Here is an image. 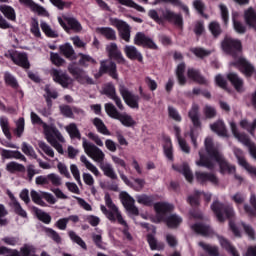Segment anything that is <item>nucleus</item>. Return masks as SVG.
<instances>
[{
    "label": "nucleus",
    "mask_w": 256,
    "mask_h": 256,
    "mask_svg": "<svg viewBox=\"0 0 256 256\" xmlns=\"http://www.w3.org/2000/svg\"><path fill=\"white\" fill-rule=\"evenodd\" d=\"M174 130L176 132V137L178 141V145L183 153H186L189 155L191 153V147H189V144H187V141L185 139L181 138V129L177 126L174 127Z\"/></svg>",
    "instance_id": "f704fd0d"
},
{
    "label": "nucleus",
    "mask_w": 256,
    "mask_h": 256,
    "mask_svg": "<svg viewBox=\"0 0 256 256\" xmlns=\"http://www.w3.org/2000/svg\"><path fill=\"white\" fill-rule=\"evenodd\" d=\"M105 111L108 115V117H111V119H119V116L121 115L120 111L117 110L115 105L113 103H106L105 104Z\"/></svg>",
    "instance_id": "603ef678"
},
{
    "label": "nucleus",
    "mask_w": 256,
    "mask_h": 256,
    "mask_svg": "<svg viewBox=\"0 0 256 256\" xmlns=\"http://www.w3.org/2000/svg\"><path fill=\"white\" fill-rule=\"evenodd\" d=\"M183 73H185V63H180L176 68V77L179 85H185L187 83V78H185Z\"/></svg>",
    "instance_id": "5fc2aeb1"
},
{
    "label": "nucleus",
    "mask_w": 256,
    "mask_h": 256,
    "mask_svg": "<svg viewBox=\"0 0 256 256\" xmlns=\"http://www.w3.org/2000/svg\"><path fill=\"white\" fill-rule=\"evenodd\" d=\"M120 201L125 207L126 211H129L131 215H139V208L135 206V199L127 192L120 193Z\"/></svg>",
    "instance_id": "2eb2a0df"
},
{
    "label": "nucleus",
    "mask_w": 256,
    "mask_h": 256,
    "mask_svg": "<svg viewBox=\"0 0 256 256\" xmlns=\"http://www.w3.org/2000/svg\"><path fill=\"white\" fill-rule=\"evenodd\" d=\"M19 3L28 7L33 13H38V15H41L42 17H47V10L33 0H19Z\"/></svg>",
    "instance_id": "4be33fe9"
},
{
    "label": "nucleus",
    "mask_w": 256,
    "mask_h": 256,
    "mask_svg": "<svg viewBox=\"0 0 256 256\" xmlns=\"http://www.w3.org/2000/svg\"><path fill=\"white\" fill-rule=\"evenodd\" d=\"M59 111L63 117L67 119H75V114H73V108L67 104H63L59 106Z\"/></svg>",
    "instance_id": "680f3d73"
},
{
    "label": "nucleus",
    "mask_w": 256,
    "mask_h": 256,
    "mask_svg": "<svg viewBox=\"0 0 256 256\" xmlns=\"http://www.w3.org/2000/svg\"><path fill=\"white\" fill-rule=\"evenodd\" d=\"M31 117V121L33 125H41L42 129L44 131V135H47L50 131H52V133H55V125L53 124H47L43 121V119H41V117H39V115H37V113L35 112H31L30 114Z\"/></svg>",
    "instance_id": "412c9836"
},
{
    "label": "nucleus",
    "mask_w": 256,
    "mask_h": 256,
    "mask_svg": "<svg viewBox=\"0 0 256 256\" xmlns=\"http://www.w3.org/2000/svg\"><path fill=\"white\" fill-rule=\"evenodd\" d=\"M45 137L48 143H50V145L54 147V149H56V151L60 153V155H63V153H65V151L63 150V145H61V143L57 141V139H61V132H59V129H57V127L55 128L54 132H48Z\"/></svg>",
    "instance_id": "dca6fc26"
},
{
    "label": "nucleus",
    "mask_w": 256,
    "mask_h": 256,
    "mask_svg": "<svg viewBox=\"0 0 256 256\" xmlns=\"http://www.w3.org/2000/svg\"><path fill=\"white\" fill-rule=\"evenodd\" d=\"M229 125H230V129H231L232 134L235 137V139H237V141L242 143V145H245V147H248L251 158L255 159V161H256V145H255V143H253L251 141V139H249L248 135L239 133V130L237 129V124L235 123V121L231 120L229 122Z\"/></svg>",
    "instance_id": "20e7f679"
},
{
    "label": "nucleus",
    "mask_w": 256,
    "mask_h": 256,
    "mask_svg": "<svg viewBox=\"0 0 256 256\" xmlns=\"http://www.w3.org/2000/svg\"><path fill=\"white\" fill-rule=\"evenodd\" d=\"M22 152L28 157H32L33 159H37V153H35V149L33 146L29 145L27 142L22 143Z\"/></svg>",
    "instance_id": "0e129e2a"
},
{
    "label": "nucleus",
    "mask_w": 256,
    "mask_h": 256,
    "mask_svg": "<svg viewBox=\"0 0 256 256\" xmlns=\"http://www.w3.org/2000/svg\"><path fill=\"white\" fill-rule=\"evenodd\" d=\"M192 231L198 233V235H203L204 237H209L211 235V228L207 225L196 223L191 226Z\"/></svg>",
    "instance_id": "c03bdc74"
},
{
    "label": "nucleus",
    "mask_w": 256,
    "mask_h": 256,
    "mask_svg": "<svg viewBox=\"0 0 256 256\" xmlns=\"http://www.w3.org/2000/svg\"><path fill=\"white\" fill-rule=\"evenodd\" d=\"M117 121H120L124 127H135V125H137L133 117L127 113H120Z\"/></svg>",
    "instance_id": "a18cd8bd"
},
{
    "label": "nucleus",
    "mask_w": 256,
    "mask_h": 256,
    "mask_svg": "<svg viewBox=\"0 0 256 256\" xmlns=\"http://www.w3.org/2000/svg\"><path fill=\"white\" fill-rule=\"evenodd\" d=\"M104 200H105L106 206L110 210H108L107 207H105V205H101L100 210L107 217V219H109V221H112V223H115V213H117V210L119 208H117L115 203H113V199H111V195H109V193L105 194Z\"/></svg>",
    "instance_id": "f8f14e48"
},
{
    "label": "nucleus",
    "mask_w": 256,
    "mask_h": 256,
    "mask_svg": "<svg viewBox=\"0 0 256 256\" xmlns=\"http://www.w3.org/2000/svg\"><path fill=\"white\" fill-rule=\"evenodd\" d=\"M44 91V99L46 101L47 107L48 109H51V107H53V100L51 99H57V97H59V93L56 90H51L49 86H46Z\"/></svg>",
    "instance_id": "e433bc0d"
},
{
    "label": "nucleus",
    "mask_w": 256,
    "mask_h": 256,
    "mask_svg": "<svg viewBox=\"0 0 256 256\" xmlns=\"http://www.w3.org/2000/svg\"><path fill=\"white\" fill-rule=\"evenodd\" d=\"M59 51L61 55H64V57L66 59H69L70 61H75V59H77V55L75 54V49H73V46L69 43L60 45Z\"/></svg>",
    "instance_id": "c756f323"
},
{
    "label": "nucleus",
    "mask_w": 256,
    "mask_h": 256,
    "mask_svg": "<svg viewBox=\"0 0 256 256\" xmlns=\"http://www.w3.org/2000/svg\"><path fill=\"white\" fill-rule=\"evenodd\" d=\"M40 27L46 37H50L51 39H57L59 37V34L51 29V26L47 22H41Z\"/></svg>",
    "instance_id": "6e6d98bb"
},
{
    "label": "nucleus",
    "mask_w": 256,
    "mask_h": 256,
    "mask_svg": "<svg viewBox=\"0 0 256 256\" xmlns=\"http://www.w3.org/2000/svg\"><path fill=\"white\" fill-rule=\"evenodd\" d=\"M239 125L242 127V129H246V131L250 132V135L255 136L256 120H254L252 123H249L247 119H242Z\"/></svg>",
    "instance_id": "13d9d810"
},
{
    "label": "nucleus",
    "mask_w": 256,
    "mask_h": 256,
    "mask_svg": "<svg viewBox=\"0 0 256 256\" xmlns=\"http://www.w3.org/2000/svg\"><path fill=\"white\" fill-rule=\"evenodd\" d=\"M197 197H203L205 199V201H207V203H209V201H211V193L196 191L195 196L188 197V202L190 203V205H192V206L199 205V198H197Z\"/></svg>",
    "instance_id": "58836bf2"
},
{
    "label": "nucleus",
    "mask_w": 256,
    "mask_h": 256,
    "mask_svg": "<svg viewBox=\"0 0 256 256\" xmlns=\"http://www.w3.org/2000/svg\"><path fill=\"white\" fill-rule=\"evenodd\" d=\"M204 145L206 149V155L203 150L199 152L200 159L196 161V165L198 167L213 169V167H215V163H218V165L220 166V173H222V175H225L227 173H235V166L225 161L223 155L219 153V150L217 149L215 144H213V138L207 137L205 139Z\"/></svg>",
    "instance_id": "f257e3e1"
},
{
    "label": "nucleus",
    "mask_w": 256,
    "mask_h": 256,
    "mask_svg": "<svg viewBox=\"0 0 256 256\" xmlns=\"http://www.w3.org/2000/svg\"><path fill=\"white\" fill-rule=\"evenodd\" d=\"M96 32L106 38L107 41H117V32L111 27H98Z\"/></svg>",
    "instance_id": "c85d7f7f"
},
{
    "label": "nucleus",
    "mask_w": 256,
    "mask_h": 256,
    "mask_svg": "<svg viewBox=\"0 0 256 256\" xmlns=\"http://www.w3.org/2000/svg\"><path fill=\"white\" fill-rule=\"evenodd\" d=\"M6 170L9 173H25V165L12 161L6 165Z\"/></svg>",
    "instance_id": "de8ad7c7"
},
{
    "label": "nucleus",
    "mask_w": 256,
    "mask_h": 256,
    "mask_svg": "<svg viewBox=\"0 0 256 256\" xmlns=\"http://www.w3.org/2000/svg\"><path fill=\"white\" fill-rule=\"evenodd\" d=\"M0 127L8 141H11L13 139V136L11 135V129L9 127V119L5 116L0 117Z\"/></svg>",
    "instance_id": "37998d69"
},
{
    "label": "nucleus",
    "mask_w": 256,
    "mask_h": 256,
    "mask_svg": "<svg viewBox=\"0 0 256 256\" xmlns=\"http://www.w3.org/2000/svg\"><path fill=\"white\" fill-rule=\"evenodd\" d=\"M80 161L81 163H84L86 169H88L89 171H91V173H93V175H95L96 177H99L100 172L99 169H97L95 167V165H93L92 163L89 162V160L87 159V157L85 155H82L80 157Z\"/></svg>",
    "instance_id": "bf43d9fd"
},
{
    "label": "nucleus",
    "mask_w": 256,
    "mask_h": 256,
    "mask_svg": "<svg viewBox=\"0 0 256 256\" xmlns=\"http://www.w3.org/2000/svg\"><path fill=\"white\" fill-rule=\"evenodd\" d=\"M68 71L79 83L86 81L88 85H95L93 78L89 77L82 68L75 66V64H69Z\"/></svg>",
    "instance_id": "ddd939ff"
},
{
    "label": "nucleus",
    "mask_w": 256,
    "mask_h": 256,
    "mask_svg": "<svg viewBox=\"0 0 256 256\" xmlns=\"http://www.w3.org/2000/svg\"><path fill=\"white\" fill-rule=\"evenodd\" d=\"M124 53L128 59L131 61H139V63H143V54L139 52L137 47L126 45L124 47Z\"/></svg>",
    "instance_id": "5701e85b"
},
{
    "label": "nucleus",
    "mask_w": 256,
    "mask_h": 256,
    "mask_svg": "<svg viewBox=\"0 0 256 256\" xmlns=\"http://www.w3.org/2000/svg\"><path fill=\"white\" fill-rule=\"evenodd\" d=\"M173 204L167 202L161 203V220L169 227V229H177L183 223V218L177 214H171Z\"/></svg>",
    "instance_id": "7ed1b4c3"
},
{
    "label": "nucleus",
    "mask_w": 256,
    "mask_h": 256,
    "mask_svg": "<svg viewBox=\"0 0 256 256\" xmlns=\"http://www.w3.org/2000/svg\"><path fill=\"white\" fill-rule=\"evenodd\" d=\"M218 241H219L220 246L222 247V249H225L228 253H230V255L240 256L237 249L233 245H231L229 240H227L225 237L218 236Z\"/></svg>",
    "instance_id": "72a5a7b5"
},
{
    "label": "nucleus",
    "mask_w": 256,
    "mask_h": 256,
    "mask_svg": "<svg viewBox=\"0 0 256 256\" xmlns=\"http://www.w3.org/2000/svg\"><path fill=\"white\" fill-rule=\"evenodd\" d=\"M106 51L108 53L109 59H114L119 65H125V57H123V53L119 50L116 43H110L106 46Z\"/></svg>",
    "instance_id": "f3484780"
},
{
    "label": "nucleus",
    "mask_w": 256,
    "mask_h": 256,
    "mask_svg": "<svg viewBox=\"0 0 256 256\" xmlns=\"http://www.w3.org/2000/svg\"><path fill=\"white\" fill-rule=\"evenodd\" d=\"M134 45L138 47H144L145 49H157V44L149 36L145 35L143 32H137L134 37Z\"/></svg>",
    "instance_id": "4468645a"
},
{
    "label": "nucleus",
    "mask_w": 256,
    "mask_h": 256,
    "mask_svg": "<svg viewBox=\"0 0 256 256\" xmlns=\"http://www.w3.org/2000/svg\"><path fill=\"white\" fill-rule=\"evenodd\" d=\"M102 95H106L108 99H112L117 95V89L113 83H106L102 88Z\"/></svg>",
    "instance_id": "09e8293b"
},
{
    "label": "nucleus",
    "mask_w": 256,
    "mask_h": 256,
    "mask_svg": "<svg viewBox=\"0 0 256 256\" xmlns=\"http://www.w3.org/2000/svg\"><path fill=\"white\" fill-rule=\"evenodd\" d=\"M119 93L123 99V101L126 103L130 109H139V101L141 97L139 95L134 94L127 88V86L120 84L119 85Z\"/></svg>",
    "instance_id": "0eeeda50"
},
{
    "label": "nucleus",
    "mask_w": 256,
    "mask_h": 256,
    "mask_svg": "<svg viewBox=\"0 0 256 256\" xmlns=\"http://www.w3.org/2000/svg\"><path fill=\"white\" fill-rule=\"evenodd\" d=\"M11 61H13L14 65H18V67H22V69H30L31 63H29V57L27 53H18L10 55Z\"/></svg>",
    "instance_id": "6ab92c4d"
},
{
    "label": "nucleus",
    "mask_w": 256,
    "mask_h": 256,
    "mask_svg": "<svg viewBox=\"0 0 256 256\" xmlns=\"http://www.w3.org/2000/svg\"><path fill=\"white\" fill-rule=\"evenodd\" d=\"M244 19L246 24L250 26L251 29L256 31V12L253 8H249L244 12Z\"/></svg>",
    "instance_id": "4c0bfd02"
},
{
    "label": "nucleus",
    "mask_w": 256,
    "mask_h": 256,
    "mask_svg": "<svg viewBox=\"0 0 256 256\" xmlns=\"http://www.w3.org/2000/svg\"><path fill=\"white\" fill-rule=\"evenodd\" d=\"M82 145L88 157H91V159L96 161V163H100V165L104 163L103 161H105V153H103V151L99 149V147L91 142H87V139L85 138H83Z\"/></svg>",
    "instance_id": "6e6552de"
},
{
    "label": "nucleus",
    "mask_w": 256,
    "mask_h": 256,
    "mask_svg": "<svg viewBox=\"0 0 256 256\" xmlns=\"http://www.w3.org/2000/svg\"><path fill=\"white\" fill-rule=\"evenodd\" d=\"M249 201H250L251 206H249V204H244V211L250 217H255V215H256V195L251 194Z\"/></svg>",
    "instance_id": "a19ab883"
},
{
    "label": "nucleus",
    "mask_w": 256,
    "mask_h": 256,
    "mask_svg": "<svg viewBox=\"0 0 256 256\" xmlns=\"http://www.w3.org/2000/svg\"><path fill=\"white\" fill-rule=\"evenodd\" d=\"M211 209L220 223H223L225 219H230V217L235 216V209H233V206H225L219 201H214L211 205Z\"/></svg>",
    "instance_id": "39448f33"
},
{
    "label": "nucleus",
    "mask_w": 256,
    "mask_h": 256,
    "mask_svg": "<svg viewBox=\"0 0 256 256\" xmlns=\"http://www.w3.org/2000/svg\"><path fill=\"white\" fill-rule=\"evenodd\" d=\"M50 60H51V63L56 67H63V65H65V59L60 57L58 53L51 52Z\"/></svg>",
    "instance_id": "69168bd1"
},
{
    "label": "nucleus",
    "mask_w": 256,
    "mask_h": 256,
    "mask_svg": "<svg viewBox=\"0 0 256 256\" xmlns=\"http://www.w3.org/2000/svg\"><path fill=\"white\" fill-rule=\"evenodd\" d=\"M163 19L170 21V23H174V25H177V27H183V17H181L179 14L171 12L170 10L166 9L163 11Z\"/></svg>",
    "instance_id": "cd10ccee"
},
{
    "label": "nucleus",
    "mask_w": 256,
    "mask_h": 256,
    "mask_svg": "<svg viewBox=\"0 0 256 256\" xmlns=\"http://www.w3.org/2000/svg\"><path fill=\"white\" fill-rule=\"evenodd\" d=\"M0 12L8 21H12V23H17V12H15V8H13L12 6H9L7 4H1Z\"/></svg>",
    "instance_id": "b1692460"
},
{
    "label": "nucleus",
    "mask_w": 256,
    "mask_h": 256,
    "mask_svg": "<svg viewBox=\"0 0 256 256\" xmlns=\"http://www.w3.org/2000/svg\"><path fill=\"white\" fill-rule=\"evenodd\" d=\"M137 203L144 205L145 207H154L155 212L157 213V219L161 222V202H156L157 197L155 195L141 194L136 197Z\"/></svg>",
    "instance_id": "1a4fd4ad"
},
{
    "label": "nucleus",
    "mask_w": 256,
    "mask_h": 256,
    "mask_svg": "<svg viewBox=\"0 0 256 256\" xmlns=\"http://www.w3.org/2000/svg\"><path fill=\"white\" fill-rule=\"evenodd\" d=\"M199 247H202L206 253L210 256H219V247L217 246H211L209 244H205V242H199Z\"/></svg>",
    "instance_id": "4d7b16f0"
},
{
    "label": "nucleus",
    "mask_w": 256,
    "mask_h": 256,
    "mask_svg": "<svg viewBox=\"0 0 256 256\" xmlns=\"http://www.w3.org/2000/svg\"><path fill=\"white\" fill-rule=\"evenodd\" d=\"M221 48L224 53L235 58V61L232 62L231 65L239 68L245 77H251L253 73H255V67L245 58L239 56L242 49L241 41L226 37L221 43Z\"/></svg>",
    "instance_id": "f03ea898"
},
{
    "label": "nucleus",
    "mask_w": 256,
    "mask_h": 256,
    "mask_svg": "<svg viewBox=\"0 0 256 256\" xmlns=\"http://www.w3.org/2000/svg\"><path fill=\"white\" fill-rule=\"evenodd\" d=\"M172 167L176 171H180V173H182V175L185 177V179H186V181H188V183L193 182V172H191V168H189V164H183L180 169H177V167H175V165H173Z\"/></svg>",
    "instance_id": "49530a36"
},
{
    "label": "nucleus",
    "mask_w": 256,
    "mask_h": 256,
    "mask_svg": "<svg viewBox=\"0 0 256 256\" xmlns=\"http://www.w3.org/2000/svg\"><path fill=\"white\" fill-rule=\"evenodd\" d=\"M195 178L196 181H198V183H201L202 185L207 183L208 181L209 183H212V185H219V178H217L215 174L196 171Z\"/></svg>",
    "instance_id": "aec40b11"
},
{
    "label": "nucleus",
    "mask_w": 256,
    "mask_h": 256,
    "mask_svg": "<svg viewBox=\"0 0 256 256\" xmlns=\"http://www.w3.org/2000/svg\"><path fill=\"white\" fill-rule=\"evenodd\" d=\"M100 169L103 171L105 177L111 179L112 181H117L119 177L117 176V172H115V168L110 163H102L100 164Z\"/></svg>",
    "instance_id": "7c9ffc66"
},
{
    "label": "nucleus",
    "mask_w": 256,
    "mask_h": 256,
    "mask_svg": "<svg viewBox=\"0 0 256 256\" xmlns=\"http://www.w3.org/2000/svg\"><path fill=\"white\" fill-rule=\"evenodd\" d=\"M46 233L50 239H52L57 245H61L63 239L59 235V233L52 228H46Z\"/></svg>",
    "instance_id": "774afa93"
},
{
    "label": "nucleus",
    "mask_w": 256,
    "mask_h": 256,
    "mask_svg": "<svg viewBox=\"0 0 256 256\" xmlns=\"http://www.w3.org/2000/svg\"><path fill=\"white\" fill-rule=\"evenodd\" d=\"M50 75L54 83L61 85L63 89H68L69 86L73 85V78H71L69 74H67L66 72H63L62 70L53 68L50 71Z\"/></svg>",
    "instance_id": "9b49d317"
},
{
    "label": "nucleus",
    "mask_w": 256,
    "mask_h": 256,
    "mask_svg": "<svg viewBox=\"0 0 256 256\" xmlns=\"http://www.w3.org/2000/svg\"><path fill=\"white\" fill-rule=\"evenodd\" d=\"M162 143L166 159L173 161V144L171 143V138L169 136H163Z\"/></svg>",
    "instance_id": "473e14b6"
},
{
    "label": "nucleus",
    "mask_w": 256,
    "mask_h": 256,
    "mask_svg": "<svg viewBox=\"0 0 256 256\" xmlns=\"http://www.w3.org/2000/svg\"><path fill=\"white\" fill-rule=\"evenodd\" d=\"M68 236L73 243H76V245H79V247L84 249V251H87V244L85 243L83 238H81L79 235H77V233H75V231H69Z\"/></svg>",
    "instance_id": "8fccbe9b"
},
{
    "label": "nucleus",
    "mask_w": 256,
    "mask_h": 256,
    "mask_svg": "<svg viewBox=\"0 0 256 256\" xmlns=\"http://www.w3.org/2000/svg\"><path fill=\"white\" fill-rule=\"evenodd\" d=\"M34 209L37 219H39V221H42V223H45V225H49V223H51V215H49L47 212L40 210L39 208Z\"/></svg>",
    "instance_id": "e2e57ef3"
},
{
    "label": "nucleus",
    "mask_w": 256,
    "mask_h": 256,
    "mask_svg": "<svg viewBox=\"0 0 256 256\" xmlns=\"http://www.w3.org/2000/svg\"><path fill=\"white\" fill-rule=\"evenodd\" d=\"M4 81L6 85H9L12 89H19V82H17V79L11 73L6 72L4 74Z\"/></svg>",
    "instance_id": "052dcab7"
},
{
    "label": "nucleus",
    "mask_w": 256,
    "mask_h": 256,
    "mask_svg": "<svg viewBox=\"0 0 256 256\" xmlns=\"http://www.w3.org/2000/svg\"><path fill=\"white\" fill-rule=\"evenodd\" d=\"M93 125L96 127L98 133H101L102 135H111V132H109V129H107V126L101 118H94Z\"/></svg>",
    "instance_id": "3c124183"
},
{
    "label": "nucleus",
    "mask_w": 256,
    "mask_h": 256,
    "mask_svg": "<svg viewBox=\"0 0 256 256\" xmlns=\"http://www.w3.org/2000/svg\"><path fill=\"white\" fill-rule=\"evenodd\" d=\"M109 21L110 25L118 29L121 39L129 43L131 41V26L127 22L117 18H110Z\"/></svg>",
    "instance_id": "9d476101"
},
{
    "label": "nucleus",
    "mask_w": 256,
    "mask_h": 256,
    "mask_svg": "<svg viewBox=\"0 0 256 256\" xmlns=\"http://www.w3.org/2000/svg\"><path fill=\"white\" fill-rule=\"evenodd\" d=\"M109 75L112 79H119V73H117V64L113 61L102 60L100 61L99 71L94 74L96 79H101V76Z\"/></svg>",
    "instance_id": "423d86ee"
},
{
    "label": "nucleus",
    "mask_w": 256,
    "mask_h": 256,
    "mask_svg": "<svg viewBox=\"0 0 256 256\" xmlns=\"http://www.w3.org/2000/svg\"><path fill=\"white\" fill-rule=\"evenodd\" d=\"M66 131L70 138L81 140V132L79 131V128H77V124L71 123L66 127Z\"/></svg>",
    "instance_id": "864d4df0"
},
{
    "label": "nucleus",
    "mask_w": 256,
    "mask_h": 256,
    "mask_svg": "<svg viewBox=\"0 0 256 256\" xmlns=\"http://www.w3.org/2000/svg\"><path fill=\"white\" fill-rule=\"evenodd\" d=\"M64 21H66L70 31H74V33H81L83 31V26H81V23L76 18L65 16Z\"/></svg>",
    "instance_id": "c9c22d12"
},
{
    "label": "nucleus",
    "mask_w": 256,
    "mask_h": 256,
    "mask_svg": "<svg viewBox=\"0 0 256 256\" xmlns=\"http://www.w3.org/2000/svg\"><path fill=\"white\" fill-rule=\"evenodd\" d=\"M1 157L3 159H19L20 161H24V163H27V158L25 157V155H23L18 150L2 149L1 150Z\"/></svg>",
    "instance_id": "bb28decb"
},
{
    "label": "nucleus",
    "mask_w": 256,
    "mask_h": 256,
    "mask_svg": "<svg viewBox=\"0 0 256 256\" xmlns=\"http://www.w3.org/2000/svg\"><path fill=\"white\" fill-rule=\"evenodd\" d=\"M228 80L232 83L234 89L238 91V93H243L245 91V84L243 83V79L237 75V73H229L227 75Z\"/></svg>",
    "instance_id": "a878e982"
},
{
    "label": "nucleus",
    "mask_w": 256,
    "mask_h": 256,
    "mask_svg": "<svg viewBox=\"0 0 256 256\" xmlns=\"http://www.w3.org/2000/svg\"><path fill=\"white\" fill-rule=\"evenodd\" d=\"M78 57H80L78 61V65H80V67L87 68L89 67V65H95L97 63V61L93 57L87 54L79 53Z\"/></svg>",
    "instance_id": "79ce46f5"
},
{
    "label": "nucleus",
    "mask_w": 256,
    "mask_h": 256,
    "mask_svg": "<svg viewBox=\"0 0 256 256\" xmlns=\"http://www.w3.org/2000/svg\"><path fill=\"white\" fill-rule=\"evenodd\" d=\"M234 155L236 159L238 160V164L249 173V175H252L253 177H256V167L250 165L247 163V160L243 156V150L235 148L234 149Z\"/></svg>",
    "instance_id": "a211bd4d"
},
{
    "label": "nucleus",
    "mask_w": 256,
    "mask_h": 256,
    "mask_svg": "<svg viewBox=\"0 0 256 256\" xmlns=\"http://www.w3.org/2000/svg\"><path fill=\"white\" fill-rule=\"evenodd\" d=\"M189 118L191 119L194 127H201V120H199V106L193 104L189 111Z\"/></svg>",
    "instance_id": "ea45409f"
},
{
    "label": "nucleus",
    "mask_w": 256,
    "mask_h": 256,
    "mask_svg": "<svg viewBox=\"0 0 256 256\" xmlns=\"http://www.w3.org/2000/svg\"><path fill=\"white\" fill-rule=\"evenodd\" d=\"M211 131H213L219 137H229V131H227V126L223 120H218L210 125Z\"/></svg>",
    "instance_id": "393cba45"
},
{
    "label": "nucleus",
    "mask_w": 256,
    "mask_h": 256,
    "mask_svg": "<svg viewBox=\"0 0 256 256\" xmlns=\"http://www.w3.org/2000/svg\"><path fill=\"white\" fill-rule=\"evenodd\" d=\"M46 233L50 239H52L57 245H61L63 239L59 235V233L52 228H46Z\"/></svg>",
    "instance_id": "338daca9"
},
{
    "label": "nucleus",
    "mask_w": 256,
    "mask_h": 256,
    "mask_svg": "<svg viewBox=\"0 0 256 256\" xmlns=\"http://www.w3.org/2000/svg\"><path fill=\"white\" fill-rule=\"evenodd\" d=\"M188 79H192V81H195L196 83H199L200 85H208L209 80H207L205 77L199 73V71L190 68L187 72Z\"/></svg>",
    "instance_id": "2f4dec72"
}]
</instances>
